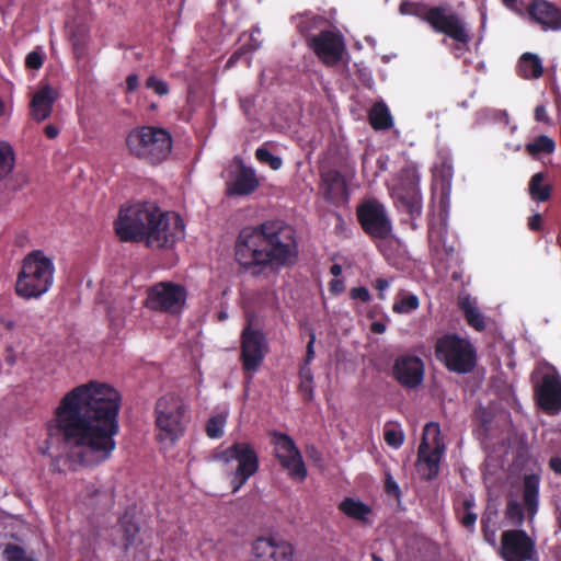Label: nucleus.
I'll return each mask as SVG.
<instances>
[{"label": "nucleus", "instance_id": "nucleus-1", "mask_svg": "<svg viewBox=\"0 0 561 561\" xmlns=\"http://www.w3.org/2000/svg\"><path fill=\"white\" fill-rule=\"evenodd\" d=\"M119 403L118 391L107 383L80 385L60 400L47 424L48 435L62 437L71 462L98 466L115 449Z\"/></svg>", "mask_w": 561, "mask_h": 561}, {"label": "nucleus", "instance_id": "nucleus-2", "mask_svg": "<svg viewBox=\"0 0 561 561\" xmlns=\"http://www.w3.org/2000/svg\"><path fill=\"white\" fill-rule=\"evenodd\" d=\"M123 241H145L149 248H172L184 237V224L172 211H162L153 203H137L123 207L115 222Z\"/></svg>", "mask_w": 561, "mask_h": 561}, {"label": "nucleus", "instance_id": "nucleus-3", "mask_svg": "<svg viewBox=\"0 0 561 561\" xmlns=\"http://www.w3.org/2000/svg\"><path fill=\"white\" fill-rule=\"evenodd\" d=\"M236 257L245 267L268 263L289 264L296 257L293 231L279 222L244 228L236 245Z\"/></svg>", "mask_w": 561, "mask_h": 561}, {"label": "nucleus", "instance_id": "nucleus-4", "mask_svg": "<svg viewBox=\"0 0 561 561\" xmlns=\"http://www.w3.org/2000/svg\"><path fill=\"white\" fill-rule=\"evenodd\" d=\"M55 264L39 250L28 253L22 262L15 282V293L24 299H37L54 284Z\"/></svg>", "mask_w": 561, "mask_h": 561}, {"label": "nucleus", "instance_id": "nucleus-5", "mask_svg": "<svg viewBox=\"0 0 561 561\" xmlns=\"http://www.w3.org/2000/svg\"><path fill=\"white\" fill-rule=\"evenodd\" d=\"M400 12L417 16L428 22L436 31L445 33L455 42L453 50L459 56L470 42V34L466 23L455 13L442 8H428L416 2H402Z\"/></svg>", "mask_w": 561, "mask_h": 561}, {"label": "nucleus", "instance_id": "nucleus-6", "mask_svg": "<svg viewBox=\"0 0 561 561\" xmlns=\"http://www.w3.org/2000/svg\"><path fill=\"white\" fill-rule=\"evenodd\" d=\"M190 419V405L181 397L167 394L157 401L156 424L160 440L173 444L184 435Z\"/></svg>", "mask_w": 561, "mask_h": 561}, {"label": "nucleus", "instance_id": "nucleus-7", "mask_svg": "<svg viewBox=\"0 0 561 561\" xmlns=\"http://www.w3.org/2000/svg\"><path fill=\"white\" fill-rule=\"evenodd\" d=\"M128 151L151 163L163 161L172 148L171 136L162 128L142 126L129 131L126 137Z\"/></svg>", "mask_w": 561, "mask_h": 561}, {"label": "nucleus", "instance_id": "nucleus-8", "mask_svg": "<svg viewBox=\"0 0 561 561\" xmlns=\"http://www.w3.org/2000/svg\"><path fill=\"white\" fill-rule=\"evenodd\" d=\"M222 462L224 469L233 477L232 491L237 492L253 476L259 468L255 450L248 443H237L216 456Z\"/></svg>", "mask_w": 561, "mask_h": 561}, {"label": "nucleus", "instance_id": "nucleus-9", "mask_svg": "<svg viewBox=\"0 0 561 561\" xmlns=\"http://www.w3.org/2000/svg\"><path fill=\"white\" fill-rule=\"evenodd\" d=\"M420 174L415 165L404 167L390 182L391 196L397 207L411 216H419L422 210Z\"/></svg>", "mask_w": 561, "mask_h": 561}, {"label": "nucleus", "instance_id": "nucleus-10", "mask_svg": "<svg viewBox=\"0 0 561 561\" xmlns=\"http://www.w3.org/2000/svg\"><path fill=\"white\" fill-rule=\"evenodd\" d=\"M436 356L449 370L465 374L476 364V352L471 343L454 334L440 337L436 343Z\"/></svg>", "mask_w": 561, "mask_h": 561}, {"label": "nucleus", "instance_id": "nucleus-11", "mask_svg": "<svg viewBox=\"0 0 561 561\" xmlns=\"http://www.w3.org/2000/svg\"><path fill=\"white\" fill-rule=\"evenodd\" d=\"M445 445L440 438L438 424L428 423L424 426L422 442L417 451V472L425 479H432L438 473L439 461Z\"/></svg>", "mask_w": 561, "mask_h": 561}, {"label": "nucleus", "instance_id": "nucleus-12", "mask_svg": "<svg viewBox=\"0 0 561 561\" xmlns=\"http://www.w3.org/2000/svg\"><path fill=\"white\" fill-rule=\"evenodd\" d=\"M536 394L540 407L549 413L561 410V379L556 368L540 363L534 373Z\"/></svg>", "mask_w": 561, "mask_h": 561}, {"label": "nucleus", "instance_id": "nucleus-13", "mask_svg": "<svg viewBox=\"0 0 561 561\" xmlns=\"http://www.w3.org/2000/svg\"><path fill=\"white\" fill-rule=\"evenodd\" d=\"M539 477L536 474L525 476L523 482V500L510 497L506 507V517L512 524L519 526L527 518L534 520L539 506Z\"/></svg>", "mask_w": 561, "mask_h": 561}, {"label": "nucleus", "instance_id": "nucleus-14", "mask_svg": "<svg viewBox=\"0 0 561 561\" xmlns=\"http://www.w3.org/2000/svg\"><path fill=\"white\" fill-rule=\"evenodd\" d=\"M187 297L186 289L172 282H161L148 289L146 306L171 314L180 313Z\"/></svg>", "mask_w": 561, "mask_h": 561}, {"label": "nucleus", "instance_id": "nucleus-15", "mask_svg": "<svg viewBox=\"0 0 561 561\" xmlns=\"http://www.w3.org/2000/svg\"><path fill=\"white\" fill-rule=\"evenodd\" d=\"M500 556L504 561H533L537 558L536 542L524 530H505L501 535Z\"/></svg>", "mask_w": 561, "mask_h": 561}, {"label": "nucleus", "instance_id": "nucleus-16", "mask_svg": "<svg viewBox=\"0 0 561 561\" xmlns=\"http://www.w3.org/2000/svg\"><path fill=\"white\" fill-rule=\"evenodd\" d=\"M273 444L276 458L282 467L288 471L290 478L298 481L305 480L307 469L294 440L285 434H275Z\"/></svg>", "mask_w": 561, "mask_h": 561}, {"label": "nucleus", "instance_id": "nucleus-17", "mask_svg": "<svg viewBox=\"0 0 561 561\" xmlns=\"http://www.w3.org/2000/svg\"><path fill=\"white\" fill-rule=\"evenodd\" d=\"M266 353L267 342L265 336L249 323L242 332L241 358L250 378L260 367Z\"/></svg>", "mask_w": 561, "mask_h": 561}, {"label": "nucleus", "instance_id": "nucleus-18", "mask_svg": "<svg viewBox=\"0 0 561 561\" xmlns=\"http://www.w3.org/2000/svg\"><path fill=\"white\" fill-rule=\"evenodd\" d=\"M260 185L255 170L239 160L233 161L227 170L226 193L228 196L252 194Z\"/></svg>", "mask_w": 561, "mask_h": 561}, {"label": "nucleus", "instance_id": "nucleus-19", "mask_svg": "<svg viewBox=\"0 0 561 561\" xmlns=\"http://www.w3.org/2000/svg\"><path fill=\"white\" fill-rule=\"evenodd\" d=\"M358 217L365 231L374 238L386 240L391 236V222L383 205L376 201L364 203L358 209Z\"/></svg>", "mask_w": 561, "mask_h": 561}, {"label": "nucleus", "instance_id": "nucleus-20", "mask_svg": "<svg viewBox=\"0 0 561 561\" xmlns=\"http://www.w3.org/2000/svg\"><path fill=\"white\" fill-rule=\"evenodd\" d=\"M309 45L316 55L327 65H334L341 60L344 53L342 37L331 31H324L309 38Z\"/></svg>", "mask_w": 561, "mask_h": 561}, {"label": "nucleus", "instance_id": "nucleus-21", "mask_svg": "<svg viewBox=\"0 0 561 561\" xmlns=\"http://www.w3.org/2000/svg\"><path fill=\"white\" fill-rule=\"evenodd\" d=\"M252 561H294V547L284 540L259 538L252 546Z\"/></svg>", "mask_w": 561, "mask_h": 561}, {"label": "nucleus", "instance_id": "nucleus-22", "mask_svg": "<svg viewBox=\"0 0 561 561\" xmlns=\"http://www.w3.org/2000/svg\"><path fill=\"white\" fill-rule=\"evenodd\" d=\"M526 14L543 31L561 30V10L547 0H529L526 4Z\"/></svg>", "mask_w": 561, "mask_h": 561}, {"label": "nucleus", "instance_id": "nucleus-23", "mask_svg": "<svg viewBox=\"0 0 561 561\" xmlns=\"http://www.w3.org/2000/svg\"><path fill=\"white\" fill-rule=\"evenodd\" d=\"M392 371L402 386L415 388L423 380L424 365L416 356L402 355L396 359Z\"/></svg>", "mask_w": 561, "mask_h": 561}, {"label": "nucleus", "instance_id": "nucleus-24", "mask_svg": "<svg viewBox=\"0 0 561 561\" xmlns=\"http://www.w3.org/2000/svg\"><path fill=\"white\" fill-rule=\"evenodd\" d=\"M56 99L57 93L50 85L37 89L33 93L30 104L31 116L37 122L46 119L51 113Z\"/></svg>", "mask_w": 561, "mask_h": 561}, {"label": "nucleus", "instance_id": "nucleus-25", "mask_svg": "<svg viewBox=\"0 0 561 561\" xmlns=\"http://www.w3.org/2000/svg\"><path fill=\"white\" fill-rule=\"evenodd\" d=\"M321 190L327 199L343 203L346 199V182L340 172L330 170L322 174Z\"/></svg>", "mask_w": 561, "mask_h": 561}, {"label": "nucleus", "instance_id": "nucleus-26", "mask_svg": "<svg viewBox=\"0 0 561 561\" xmlns=\"http://www.w3.org/2000/svg\"><path fill=\"white\" fill-rule=\"evenodd\" d=\"M139 528L131 520L130 517L125 515L115 528L114 541L128 550L139 541Z\"/></svg>", "mask_w": 561, "mask_h": 561}, {"label": "nucleus", "instance_id": "nucleus-27", "mask_svg": "<svg viewBox=\"0 0 561 561\" xmlns=\"http://www.w3.org/2000/svg\"><path fill=\"white\" fill-rule=\"evenodd\" d=\"M458 305L459 308L463 311L469 325L479 331L484 329V317L479 310L476 298H472L469 295H460L458 298Z\"/></svg>", "mask_w": 561, "mask_h": 561}, {"label": "nucleus", "instance_id": "nucleus-28", "mask_svg": "<svg viewBox=\"0 0 561 561\" xmlns=\"http://www.w3.org/2000/svg\"><path fill=\"white\" fill-rule=\"evenodd\" d=\"M528 194L530 199L537 203L547 202L551 197L552 186L547 180V174L535 173L528 182Z\"/></svg>", "mask_w": 561, "mask_h": 561}, {"label": "nucleus", "instance_id": "nucleus-29", "mask_svg": "<svg viewBox=\"0 0 561 561\" xmlns=\"http://www.w3.org/2000/svg\"><path fill=\"white\" fill-rule=\"evenodd\" d=\"M339 508L347 517L360 523H368L371 515V508L369 505L353 497H346L340 503Z\"/></svg>", "mask_w": 561, "mask_h": 561}, {"label": "nucleus", "instance_id": "nucleus-30", "mask_svg": "<svg viewBox=\"0 0 561 561\" xmlns=\"http://www.w3.org/2000/svg\"><path fill=\"white\" fill-rule=\"evenodd\" d=\"M543 71L541 59L538 55L525 53L518 61V72L525 79H538Z\"/></svg>", "mask_w": 561, "mask_h": 561}, {"label": "nucleus", "instance_id": "nucleus-31", "mask_svg": "<svg viewBox=\"0 0 561 561\" xmlns=\"http://www.w3.org/2000/svg\"><path fill=\"white\" fill-rule=\"evenodd\" d=\"M369 123L376 130L388 129L393 121L389 108L382 102L376 103L369 111Z\"/></svg>", "mask_w": 561, "mask_h": 561}, {"label": "nucleus", "instance_id": "nucleus-32", "mask_svg": "<svg viewBox=\"0 0 561 561\" xmlns=\"http://www.w3.org/2000/svg\"><path fill=\"white\" fill-rule=\"evenodd\" d=\"M419 306L420 300L416 295L407 290H400L394 297L392 310L396 313L405 314L416 310Z\"/></svg>", "mask_w": 561, "mask_h": 561}, {"label": "nucleus", "instance_id": "nucleus-33", "mask_svg": "<svg viewBox=\"0 0 561 561\" xmlns=\"http://www.w3.org/2000/svg\"><path fill=\"white\" fill-rule=\"evenodd\" d=\"M262 38H261V30L259 27H254L251 33L243 38V44L240 50L236 51L227 61V67H232L241 55L248 51H254L261 47Z\"/></svg>", "mask_w": 561, "mask_h": 561}, {"label": "nucleus", "instance_id": "nucleus-34", "mask_svg": "<svg viewBox=\"0 0 561 561\" xmlns=\"http://www.w3.org/2000/svg\"><path fill=\"white\" fill-rule=\"evenodd\" d=\"M15 156L12 147L7 142H0V182H2L14 169Z\"/></svg>", "mask_w": 561, "mask_h": 561}, {"label": "nucleus", "instance_id": "nucleus-35", "mask_svg": "<svg viewBox=\"0 0 561 561\" xmlns=\"http://www.w3.org/2000/svg\"><path fill=\"white\" fill-rule=\"evenodd\" d=\"M228 414V410L224 409L209 417L206 424V434L208 437L219 438L222 436Z\"/></svg>", "mask_w": 561, "mask_h": 561}, {"label": "nucleus", "instance_id": "nucleus-36", "mask_svg": "<svg viewBox=\"0 0 561 561\" xmlns=\"http://www.w3.org/2000/svg\"><path fill=\"white\" fill-rule=\"evenodd\" d=\"M554 148V141L548 136H540L526 146L527 152L534 158H538L541 153H552Z\"/></svg>", "mask_w": 561, "mask_h": 561}, {"label": "nucleus", "instance_id": "nucleus-37", "mask_svg": "<svg viewBox=\"0 0 561 561\" xmlns=\"http://www.w3.org/2000/svg\"><path fill=\"white\" fill-rule=\"evenodd\" d=\"M383 437L386 443L396 449H398L404 440L403 431L397 423H387L385 425Z\"/></svg>", "mask_w": 561, "mask_h": 561}, {"label": "nucleus", "instance_id": "nucleus-38", "mask_svg": "<svg viewBox=\"0 0 561 561\" xmlns=\"http://www.w3.org/2000/svg\"><path fill=\"white\" fill-rule=\"evenodd\" d=\"M473 506V500L466 499L463 501V510L458 512L461 524L469 530L474 528V524L477 522V514L472 512Z\"/></svg>", "mask_w": 561, "mask_h": 561}, {"label": "nucleus", "instance_id": "nucleus-39", "mask_svg": "<svg viewBox=\"0 0 561 561\" xmlns=\"http://www.w3.org/2000/svg\"><path fill=\"white\" fill-rule=\"evenodd\" d=\"M255 158L264 164L270 165L273 170L280 169L283 161L282 158L278 156H274L272 152L268 151L265 147H260L255 151Z\"/></svg>", "mask_w": 561, "mask_h": 561}, {"label": "nucleus", "instance_id": "nucleus-40", "mask_svg": "<svg viewBox=\"0 0 561 561\" xmlns=\"http://www.w3.org/2000/svg\"><path fill=\"white\" fill-rule=\"evenodd\" d=\"M3 553L7 561H35L32 554L18 545H8Z\"/></svg>", "mask_w": 561, "mask_h": 561}, {"label": "nucleus", "instance_id": "nucleus-41", "mask_svg": "<svg viewBox=\"0 0 561 561\" xmlns=\"http://www.w3.org/2000/svg\"><path fill=\"white\" fill-rule=\"evenodd\" d=\"M312 379L313 377L310 368L304 366L300 370V389L308 399L312 397L313 392Z\"/></svg>", "mask_w": 561, "mask_h": 561}, {"label": "nucleus", "instance_id": "nucleus-42", "mask_svg": "<svg viewBox=\"0 0 561 561\" xmlns=\"http://www.w3.org/2000/svg\"><path fill=\"white\" fill-rule=\"evenodd\" d=\"M147 88L153 90L159 95H165L169 92V87L165 81L159 79L156 76H151L147 79Z\"/></svg>", "mask_w": 561, "mask_h": 561}, {"label": "nucleus", "instance_id": "nucleus-43", "mask_svg": "<svg viewBox=\"0 0 561 561\" xmlns=\"http://www.w3.org/2000/svg\"><path fill=\"white\" fill-rule=\"evenodd\" d=\"M44 61V54L41 49H35L27 54L25 65L30 69H39Z\"/></svg>", "mask_w": 561, "mask_h": 561}, {"label": "nucleus", "instance_id": "nucleus-44", "mask_svg": "<svg viewBox=\"0 0 561 561\" xmlns=\"http://www.w3.org/2000/svg\"><path fill=\"white\" fill-rule=\"evenodd\" d=\"M504 5L515 13L526 15V4L529 0H502Z\"/></svg>", "mask_w": 561, "mask_h": 561}, {"label": "nucleus", "instance_id": "nucleus-45", "mask_svg": "<svg viewBox=\"0 0 561 561\" xmlns=\"http://www.w3.org/2000/svg\"><path fill=\"white\" fill-rule=\"evenodd\" d=\"M215 540L208 536H204L198 543V549L201 550L202 554H208L209 552L215 550Z\"/></svg>", "mask_w": 561, "mask_h": 561}, {"label": "nucleus", "instance_id": "nucleus-46", "mask_svg": "<svg viewBox=\"0 0 561 561\" xmlns=\"http://www.w3.org/2000/svg\"><path fill=\"white\" fill-rule=\"evenodd\" d=\"M351 296L352 298L359 299L362 301H368L370 298L369 291L365 287L353 288Z\"/></svg>", "mask_w": 561, "mask_h": 561}, {"label": "nucleus", "instance_id": "nucleus-47", "mask_svg": "<svg viewBox=\"0 0 561 561\" xmlns=\"http://www.w3.org/2000/svg\"><path fill=\"white\" fill-rule=\"evenodd\" d=\"M390 286V280L386 279V278H378L376 282H375V288L379 291V298L380 299H385V290L388 289Z\"/></svg>", "mask_w": 561, "mask_h": 561}, {"label": "nucleus", "instance_id": "nucleus-48", "mask_svg": "<svg viewBox=\"0 0 561 561\" xmlns=\"http://www.w3.org/2000/svg\"><path fill=\"white\" fill-rule=\"evenodd\" d=\"M542 217L540 214H534L528 219V227L531 230H539L541 228Z\"/></svg>", "mask_w": 561, "mask_h": 561}, {"label": "nucleus", "instance_id": "nucleus-49", "mask_svg": "<svg viewBox=\"0 0 561 561\" xmlns=\"http://www.w3.org/2000/svg\"><path fill=\"white\" fill-rule=\"evenodd\" d=\"M139 79L136 75H129L126 79V88L128 92H131L138 88Z\"/></svg>", "mask_w": 561, "mask_h": 561}, {"label": "nucleus", "instance_id": "nucleus-50", "mask_svg": "<svg viewBox=\"0 0 561 561\" xmlns=\"http://www.w3.org/2000/svg\"><path fill=\"white\" fill-rule=\"evenodd\" d=\"M535 118L538 122H547L548 121L547 111H546V107L543 105H537L536 106V108H535Z\"/></svg>", "mask_w": 561, "mask_h": 561}, {"label": "nucleus", "instance_id": "nucleus-51", "mask_svg": "<svg viewBox=\"0 0 561 561\" xmlns=\"http://www.w3.org/2000/svg\"><path fill=\"white\" fill-rule=\"evenodd\" d=\"M482 524H483L485 540L490 545L495 546V542H496L495 531L494 530L490 531L488 529V525H486V522L484 519H482Z\"/></svg>", "mask_w": 561, "mask_h": 561}, {"label": "nucleus", "instance_id": "nucleus-52", "mask_svg": "<svg viewBox=\"0 0 561 561\" xmlns=\"http://www.w3.org/2000/svg\"><path fill=\"white\" fill-rule=\"evenodd\" d=\"M314 341H316V337L312 334L311 339H310V341H309V343L307 345V358H306V365H305L307 367H308V364L312 360L313 355H314V351H313Z\"/></svg>", "mask_w": 561, "mask_h": 561}, {"label": "nucleus", "instance_id": "nucleus-53", "mask_svg": "<svg viewBox=\"0 0 561 561\" xmlns=\"http://www.w3.org/2000/svg\"><path fill=\"white\" fill-rule=\"evenodd\" d=\"M550 468L556 472L561 474V458L554 457L550 460Z\"/></svg>", "mask_w": 561, "mask_h": 561}, {"label": "nucleus", "instance_id": "nucleus-54", "mask_svg": "<svg viewBox=\"0 0 561 561\" xmlns=\"http://www.w3.org/2000/svg\"><path fill=\"white\" fill-rule=\"evenodd\" d=\"M58 133H59V131H58L57 127H55V126H53V125H47V126L45 127V134H46V136H47L48 138H50V139H53V138L57 137Z\"/></svg>", "mask_w": 561, "mask_h": 561}, {"label": "nucleus", "instance_id": "nucleus-55", "mask_svg": "<svg viewBox=\"0 0 561 561\" xmlns=\"http://www.w3.org/2000/svg\"><path fill=\"white\" fill-rule=\"evenodd\" d=\"M371 331L378 334H381L386 331V324L382 322H373L371 323Z\"/></svg>", "mask_w": 561, "mask_h": 561}, {"label": "nucleus", "instance_id": "nucleus-56", "mask_svg": "<svg viewBox=\"0 0 561 561\" xmlns=\"http://www.w3.org/2000/svg\"><path fill=\"white\" fill-rule=\"evenodd\" d=\"M0 324L10 330L14 327V321L5 317H0Z\"/></svg>", "mask_w": 561, "mask_h": 561}, {"label": "nucleus", "instance_id": "nucleus-57", "mask_svg": "<svg viewBox=\"0 0 561 561\" xmlns=\"http://www.w3.org/2000/svg\"><path fill=\"white\" fill-rule=\"evenodd\" d=\"M398 486H397V483L392 480V479H387V490L389 492L391 491H397Z\"/></svg>", "mask_w": 561, "mask_h": 561}, {"label": "nucleus", "instance_id": "nucleus-58", "mask_svg": "<svg viewBox=\"0 0 561 561\" xmlns=\"http://www.w3.org/2000/svg\"><path fill=\"white\" fill-rule=\"evenodd\" d=\"M342 272V267L337 264L332 265L331 273L335 276L340 275Z\"/></svg>", "mask_w": 561, "mask_h": 561}, {"label": "nucleus", "instance_id": "nucleus-59", "mask_svg": "<svg viewBox=\"0 0 561 561\" xmlns=\"http://www.w3.org/2000/svg\"><path fill=\"white\" fill-rule=\"evenodd\" d=\"M479 1H480L479 9L481 11L482 19L484 20V18H485V12H484L485 0H479Z\"/></svg>", "mask_w": 561, "mask_h": 561}, {"label": "nucleus", "instance_id": "nucleus-60", "mask_svg": "<svg viewBox=\"0 0 561 561\" xmlns=\"http://www.w3.org/2000/svg\"><path fill=\"white\" fill-rule=\"evenodd\" d=\"M218 317H219V320L222 321V320H226L228 318V313L226 311H220Z\"/></svg>", "mask_w": 561, "mask_h": 561}, {"label": "nucleus", "instance_id": "nucleus-61", "mask_svg": "<svg viewBox=\"0 0 561 561\" xmlns=\"http://www.w3.org/2000/svg\"><path fill=\"white\" fill-rule=\"evenodd\" d=\"M4 104L3 102L0 100V117L4 115Z\"/></svg>", "mask_w": 561, "mask_h": 561}, {"label": "nucleus", "instance_id": "nucleus-62", "mask_svg": "<svg viewBox=\"0 0 561 561\" xmlns=\"http://www.w3.org/2000/svg\"><path fill=\"white\" fill-rule=\"evenodd\" d=\"M89 491H90L91 493H93V494H94V493H96V489L94 488V485H91V486H90V489H89Z\"/></svg>", "mask_w": 561, "mask_h": 561}, {"label": "nucleus", "instance_id": "nucleus-63", "mask_svg": "<svg viewBox=\"0 0 561 561\" xmlns=\"http://www.w3.org/2000/svg\"><path fill=\"white\" fill-rule=\"evenodd\" d=\"M434 233H435L434 228L431 227V229H430V237L433 238Z\"/></svg>", "mask_w": 561, "mask_h": 561}, {"label": "nucleus", "instance_id": "nucleus-64", "mask_svg": "<svg viewBox=\"0 0 561 561\" xmlns=\"http://www.w3.org/2000/svg\"><path fill=\"white\" fill-rule=\"evenodd\" d=\"M332 286L334 287V289H335L336 287H339L337 282H336V283H332Z\"/></svg>", "mask_w": 561, "mask_h": 561}]
</instances>
